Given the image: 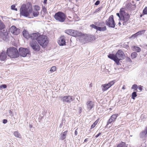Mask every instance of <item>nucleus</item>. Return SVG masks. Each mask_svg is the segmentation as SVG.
<instances>
[{
  "instance_id": "f257e3e1",
  "label": "nucleus",
  "mask_w": 147,
  "mask_h": 147,
  "mask_svg": "<svg viewBox=\"0 0 147 147\" xmlns=\"http://www.w3.org/2000/svg\"><path fill=\"white\" fill-rule=\"evenodd\" d=\"M5 28V26L3 22L0 20V30H2ZM8 31L6 29H3L2 31L0 30V36L5 41L8 39Z\"/></svg>"
},
{
  "instance_id": "f03ea898",
  "label": "nucleus",
  "mask_w": 147,
  "mask_h": 147,
  "mask_svg": "<svg viewBox=\"0 0 147 147\" xmlns=\"http://www.w3.org/2000/svg\"><path fill=\"white\" fill-rule=\"evenodd\" d=\"M7 53L9 57L11 58H16L19 56V53L17 49L14 47L8 49Z\"/></svg>"
},
{
  "instance_id": "7ed1b4c3",
  "label": "nucleus",
  "mask_w": 147,
  "mask_h": 147,
  "mask_svg": "<svg viewBox=\"0 0 147 147\" xmlns=\"http://www.w3.org/2000/svg\"><path fill=\"white\" fill-rule=\"evenodd\" d=\"M32 8L28 9L25 4H23L20 9V12L21 15L25 17H27L30 15L32 12Z\"/></svg>"
},
{
  "instance_id": "20e7f679",
  "label": "nucleus",
  "mask_w": 147,
  "mask_h": 147,
  "mask_svg": "<svg viewBox=\"0 0 147 147\" xmlns=\"http://www.w3.org/2000/svg\"><path fill=\"white\" fill-rule=\"evenodd\" d=\"M37 42L42 47H45L49 42V40L47 36L40 35Z\"/></svg>"
},
{
  "instance_id": "39448f33",
  "label": "nucleus",
  "mask_w": 147,
  "mask_h": 147,
  "mask_svg": "<svg viewBox=\"0 0 147 147\" xmlns=\"http://www.w3.org/2000/svg\"><path fill=\"white\" fill-rule=\"evenodd\" d=\"M115 62L117 65H119L120 64L119 61L124 58L125 55L122 51L119 50L115 55Z\"/></svg>"
},
{
  "instance_id": "423d86ee",
  "label": "nucleus",
  "mask_w": 147,
  "mask_h": 147,
  "mask_svg": "<svg viewBox=\"0 0 147 147\" xmlns=\"http://www.w3.org/2000/svg\"><path fill=\"white\" fill-rule=\"evenodd\" d=\"M66 16L63 13L59 11L55 13L54 18L57 21L61 22H64L66 19Z\"/></svg>"
},
{
  "instance_id": "0eeeda50",
  "label": "nucleus",
  "mask_w": 147,
  "mask_h": 147,
  "mask_svg": "<svg viewBox=\"0 0 147 147\" xmlns=\"http://www.w3.org/2000/svg\"><path fill=\"white\" fill-rule=\"evenodd\" d=\"M19 55L23 57L30 56V52L29 50L27 48H20L19 50Z\"/></svg>"
},
{
  "instance_id": "6e6552de",
  "label": "nucleus",
  "mask_w": 147,
  "mask_h": 147,
  "mask_svg": "<svg viewBox=\"0 0 147 147\" xmlns=\"http://www.w3.org/2000/svg\"><path fill=\"white\" fill-rule=\"evenodd\" d=\"M105 24L107 26L109 27L114 28L115 27V23L113 18V15H111L109 19L105 21Z\"/></svg>"
},
{
  "instance_id": "1a4fd4ad",
  "label": "nucleus",
  "mask_w": 147,
  "mask_h": 147,
  "mask_svg": "<svg viewBox=\"0 0 147 147\" xmlns=\"http://www.w3.org/2000/svg\"><path fill=\"white\" fill-rule=\"evenodd\" d=\"M65 32L67 34L74 36H81L82 35L81 32L75 30H65Z\"/></svg>"
},
{
  "instance_id": "9d476101",
  "label": "nucleus",
  "mask_w": 147,
  "mask_h": 147,
  "mask_svg": "<svg viewBox=\"0 0 147 147\" xmlns=\"http://www.w3.org/2000/svg\"><path fill=\"white\" fill-rule=\"evenodd\" d=\"M61 98L63 102H65L68 103H70L71 101L75 100V98L73 96H61Z\"/></svg>"
},
{
  "instance_id": "9b49d317",
  "label": "nucleus",
  "mask_w": 147,
  "mask_h": 147,
  "mask_svg": "<svg viewBox=\"0 0 147 147\" xmlns=\"http://www.w3.org/2000/svg\"><path fill=\"white\" fill-rule=\"evenodd\" d=\"M30 46L32 49L36 52L40 50V47L36 41H30Z\"/></svg>"
},
{
  "instance_id": "f8f14e48",
  "label": "nucleus",
  "mask_w": 147,
  "mask_h": 147,
  "mask_svg": "<svg viewBox=\"0 0 147 147\" xmlns=\"http://www.w3.org/2000/svg\"><path fill=\"white\" fill-rule=\"evenodd\" d=\"M120 14L121 16H122V18H121V20H123L125 22H127L129 20V16L127 13L121 10Z\"/></svg>"
},
{
  "instance_id": "ddd939ff",
  "label": "nucleus",
  "mask_w": 147,
  "mask_h": 147,
  "mask_svg": "<svg viewBox=\"0 0 147 147\" xmlns=\"http://www.w3.org/2000/svg\"><path fill=\"white\" fill-rule=\"evenodd\" d=\"M40 35V34L38 32L31 34L30 36V38L32 40L31 41H37Z\"/></svg>"
},
{
  "instance_id": "4468645a",
  "label": "nucleus",
  "mask_w": 147,
  "mask_h": 147,
  "mask_svg": "<svg viewBox=\"0 0 147 147\" xmlns=\"http://www.w3.org/2000/svg\"><path fill=\"white\" fill-rule=\"evenodd\" d=\"M87 110L89 111L94 107V102L91 100H88L86 103Z\"/></svg>"
},
{
  "instance_id": "2eb2a0df",
  "label": "nucleus",
  "mask_w": 147,
  "mask_h": 147,
  "mask_svg": "<svg viewBox=\"0 0 147 147\" xmlns=\"http://www.w3.org/2000/svg\"><path fill=\"white\" fill-rule=\"evenodd\" d=\"M10 32L14 35H17L20 33V29L15 26H12L10 29Z\"/></svg>"
},
{
  "instance_id": "dca6fc26",
  "label": "nucleus",
  "mask_w": 147,
  "mask_h": 147,
  "mask_svg": "<svg viewBox=\"0 0 147 147\" xmlns=\"http://www.w3.org/2000/svg\"><path fill=\"white\" fill-rule=\"evenodd\" d=\"M90 26L92 28L100 31H105L107 30V28L106 26H104L102 27H101L97 26L93 24L90 25Z\"/></svg>"
},
{
  "instance_id": "f3484780",
  "label": "nucleus",
  "mask_w": 147,
  "mask_h": 147,
  "mask_svg": "<svg viewBox=\"0 0 147 147\" xmlns=\"http://www.w3.org/2000/svg\"><path fill=\"white\" fill-rule=\"evenodd\" d=\"M60 46H63L65 45V37L64 36H61L59 39L58 42Z\"/></svg>"
},
{
  "instance_id": "a211bd4d",
  "label": "nucleus",
  "mask_w": 147,
  "mask_h": 147,
  "mask_svg": "<svg viewBox=\"0 0 147 147\" xmlns=\"http://www.w3.org/2000/svg\"><path fill=\"white\" fill-rule=\"evenodd\" d=\"M117 114H114L112 115L111 118L108 120L107 121V125H108L109 124L113 122H114L115 121L116 118L118 116Z\"/></svg>"
},
{
  "instance_id": "6ab92c4d",
  "label": "nucleus",
  "mask_w": 147,
  "mask_h": 147,
  "mask_svg": "<svg viewBox=\"0 0 147 147\" xmlns=\"http://www.w3.org/2000/svg\"><path fill=\"white\" fill-rule=\"evenodd\" d=\"M7 57L6 54L4 51H2L0 53V60L1 61H4Z\"/></svg>"
},
{
  "instance_id": "aec40b11",
  "label": "nucleus",
  "mask_w": 147,
  "mask_h": 147,
  "mask_svg": "<svg viewBox=\"0 0 147 147\" xmlns=\"http://www.w3.org/2000/svg\"><path fill=\"white\" fill-rule=\"evenodd\" d=\"M67 131H66L62 133L61 134H60V139H61L63 140L65 139L66 135H67Z\"/></svg>"
},
{
  "instance_id": "412c9836",
  "label": "nucleus",
  "mask_w": 147,
  "mask_h": 147,
  "mask_svg": "<svg viewBox=\"0 0 147 147\" xmlns=\"http://www.w3.org/2000/svg\"><path fill=\"white\" fill-rule=\"evenodd\" d=\"M147 134V127H146L144 130L140 134V137L142 138H145Z\"/></svg>"
},
{
  "instance_id": "4be33fe9",
  "label": "nucleus",
  "mask_w": 147,
  "mask_h": 147,
  "mask_svg": "<svg viewBox=\"0 0 147 147\" xmlns=\"http://www.w3.org/2000/svg\"><path fill=\"white\" fill-rule=\"evenodd\" d=\"M23 36L26 38H30V35H29L28 32L26 31V30H24L23 32Z\"/></svg>"
},
{
  "instance_id": "5701e85b",
  "label": "nucleus",
  "mask_w": 147,
  "mask_h": 147,
  "mask_svg": "<svg viewBox=\"0 0 147 147\" xmlns=\"http://www.w3.org/2000/svg\"><path fill=\"white\" fill-rule=\"evenodd\" d=\"M42 11L44 12V14L43 15H42L41 17H44V16H45L46 14H47V8L45 7V6H42Z\"/></svg>"
},
{
  "instance_id": "b1692460",
  "label": "nucleus",
  "mask_w": 147,
  "mask_h": 147,
  "mask_svg": "<svg viewBox=\"0 0 147 147\" xmlns=\"http://www.w3.org/2000/svg\"><path fill=\"white\" fill-rule=\"evenodd\" d=\"M13 134L14 136L16 137L21 138V136L20 134L18 131H15L14 132Z\"/></svg>"
},
{
  "instance_id": "393cba45",
  "label": "nucleus",
  "mask_w": 147,
  "mask_h": 147,
  "mask_svg": "<svg viewBox=\"0 0 147 147\" xmlns=\"http://www.w3.org/2000/svg\"><path fill=\"white\" fill-rule=\"evenodd\" d=\"M133 50L134 51H136L137 52H139L141 51V49L140 48L135 46L134 47Z\"/></svg>"
},
{
  "instance_id": "a878e982",
  "label": "nucleus",
  "mask_w": 147,
  "mask_h": 147,
  "mask_svg": "<svg viewBox=\"0 0 147 147\" xmlns=\"http://www.w3.org/2000/svg\"><path fill=\"white\" fill-rule=\"evenodd\" d=\"M102 90L103 91H105L107 90L109 88L106 86V85L104 84L102 85Z\"/></svg>"
},
{
  "instance_id": "bb28decb",
  "label": "nucleus",
  "mask_w": 147,
  "mask_h": 147,
  "mask_svg": "<svg viewBox=\"0 0 147 147\" xmlns=\"http://www.w3.org/2000/svg\"><path fill=\"white\" fill-rule=\"evenodd\" d=\"M137 55L138 54L136 52H133L132 53L131 55V58L132 59H134L136 58L137 57Z\"/></svg>"
},
{
  "instance_id": "cd10ccee",
  "label": "nucleus",
  "mask_w": 147,
  "mask_h": 147,
  "mask_svg": "<svg viewBox=\"0 0 147 147\" xmlns=\"http://www.w3.org/2000/svg\"><path fill=\"white\" fill-rule=\"evenodd\" d=\"M117 147H127V146L124 142H122L121 143L119 144Z\"/></svg>"
},
{
  "instance_id": "c85d7f7f",
  "label": "nucleus",
  "mask_w": 147,
  "mask_h": 147,
  "mask_svg": "<svg viewBox=\"0 0 147 147\" xmlns=\"http://www.w3.org/2000/svg\"><path fill=\"white\" fill-rule=\"evenodd\" d=\"M108 57L109 58L115 61V55L113 54H110L108 56Z\"/></svg>"
},
{
  "instance_id": "c756f323",
  "label": "nucleus",
  "mask_w": 147,
  "mask_h": 147,
  "mask_svg": "<svg viewBox=\"0 0 147 147\" xmlns=\"http://www.w3.org/2000/svg\"><path fill=\"white\" fill-rule=\"evenodd\" d=\"M33 14L34 17H37L39 14V12L38 11H34L33 12Z\"/></svg>"
},
{
  "instance_id": "7c9ffc66",
  "label": "nucleus",
  "mask_w": 147,
  "mask_h": 147,
  "mask_svg": "<svg viewBox=\"0 0 147 147\" xmlns=\"http://www.w3.org/2000/svg\"><path fill=\"white\" fill-rule=\"evenodd\" d=\"M136 92H133L132 94L131 98L133 99H135V98L137 96Z\"/></svg>"
},
{
  "instance_id": "2f4dec72",
  "label": "nucleus",
  "mask_w": 147,
  "mask_h": 147,
  "mask_svg": "<svg viewBox=\"0 0 147 147\" xmlns=\"http://www.w3.org/2000/svg\"><path fill=\"white\" fill-rule=\"evenodd\" d=\"M34 10L36 11H38L40 10V7L38 5H34Z\"/></svg>"
},
{
  "instance_id": "473e14b6",
  "label": "nucleus",
  "mask_w": 147,
  "mask_h": 147,
  "mask_svg": "<svg viewBox=\"0 0 147 147\" xmlns=\"http://www.w3.org/2000/svg\"><path fill=\"white\" fill-rule=\"evenodd\" d=\"M138 88L137 85L136 84H134L132 86L131 88L133 89H134V91H137V88Z\"/></svg>"
},
{
  "instance_id": "72a5a7b5",
  "label": "nucleus",
  "mask_w": 147,
  "mask_h": 147,
  "mask_svg": "<svg viewBox=\"0 0 147 147\" xmlns=\"http://www.w3.org/2000/svg\"><path fill=\"white\" fill-rule=\"evenodd\" d=\"M104 70L105 72H106L107 73V72H108L109 74L111 75L113 74V73L111 72L108 69H106V67H105Z\"/></svg>"
},
{
  "instance_id": "f704fd0d",
  "label": "nucleus",
  "mask_w": 147,
  "mask_h": 147,
  "mask_svg": "<svg viewBox=\"0 0 147 147\" xmlns=\"http://www.w3.org/2000/svg\"><path fill=\"white\" fill-rule=\"evenodd\" d=\"M56 68L55 66H53L51 67V69H50V71L53 72L55 71L56 70Z\"/></svg>"
},
{
  "instance_id": "c9c22d12",
  "label": "nucleus",
  "mask_w": 147,
  "mask_h": 147,
  "mask_svg": "<svg viewBox=\"0 0 147 147\" xmlns=\"http://www.w3.org/2000/svg\"><path fill=\"white\" fill-rule=\"evenodd\" d=\"M97 121H96L91 125V129H92L94 128L96 126V125L97 124Z\"/></svg>"
},
{
  "instance_id": "e433bc0d",
  "label": "nucleus",
  "mask_w": 147,
  "mask_h": 147,
  "mask_svg": "<svg viewBox=\"0 0 147 147\" xmlns=\"http://www.w3.org/2000/svg\"><path fill=\"white\" fill-rule=\"evenodd\" d=\"M115 81L114 80H113L110 82L108 84L111 87L112 85H113L115 83Z\"/></svg>"
},
{
  "instance_id": "4c0bfd02",
  "label": "nucleus",
  "mask_w": 147,
  "mask_h": 147,
  "mask_svg": "<svg viewBox=\"0 0 147 147\" xmlns=\"http://www.w3.org/2000/svg\"><path fill=\"white\" fill-rule=\"evenodd\" d=\"M143 13L145 14H147V7H146L145 9H144L143 11Z\"/></svg>"
},
{
  "instance_id": "58836bf2",
  "label": "nucleus",
  "mask_w": 147,
  "mask_h": 147,
  "mask_svg": "<svg viewBox=\"0 0 147 147\" xmlns=\"http://www.w3.org/2000/svg\"><path fill=\"white\" fill-rule=\"evenodd\" d=\"M11 9L12 10H15L16 11H17V9L15 8V6L14 5H12L11 6Z\"/></svg>"
},
{
  "instance_id": "ea45409f",
  "label": "nucleus",
  "mask_w": 147,
  "mask_h": 147,
  "mask_svg": "<svg viewBox=\"0 0 147 147\" xmlns=\"http://www.w3.org/2000/svg\"><path fill=\"white\" fill-rule=\"evenodd\" d=\"M7 88V86L6 84H3L0 86V89L1 90L2 88Z\"/></svg>"
},
{
  "instance_id": "a19ab883",
  "label": "nucleus",
  "mask_w": 147,
  "mask_h": 147,
  "mask_svg": "<svg viewBox=\"0 0 147 147\" xmlns=\"http://www.w3.org/2000/svg\"><path fill=\"white\" fill-rule=\"evenodd\" d=\"M117 15L118 16L120 20H121V18H122V16H121L120 13V14L119 13H117Z\"/></svg>"
},
{
  "instance_id": "79ce46f5",
  "label": "nucleus",
  "mask_w": 147,
  "mask_h": 147,
  "mask_svg": "<svg viewBox=\"0 0 147 147\" xmlns=\"http://www.w3.org/2000/svg\"><path fill=\"white\" fill-rule=\"evenodd\" d=\"M143 87V86L140 85V86H139L138 87V89H139V90L140 91H142V90Z\"/></svg>"
},
{
  "instance_id": "37998d69",
  "label": "nucleus",
  "mask_w": 147,
  "mask_h": 147,
  "mask_svg": "<svg viewBox=\"0 0 147 147\" xmlns=\"http://www.w3.org/2000/svg\"><path fill=\"white\" fill-rule=\"evenodd\" d=\"M104 25V23L103 22L100 23L98 24V26H103Z\"/></svg>"
},
{
  "instance_id": "c03bdc74",
  "label": "nucleus",
  "mask_w": 147,
  "mask_h": 147,
  "mask_svg": "<svg viewBox=\"0 0 147 147\" xmlns=\"http://www.w3.org/2000/svg\"><path fill=\"white\" fill-rule=\"evenodd\" d=\"M88 38H91L90 40H93L94 39V36H89Z\"/></svg>"
},
{
  "instance_id": "a18cd8bd",
  "label": "nucleus",
  "mask_w": 147,
  "mask_h": 147,
  "mask_svg": "<svg viewBox=\"0 0 147 147\" xmlns=\"http://www.w3.org/2000/svg\"><path fill=\"white\" fill-rule=\"evenodd\" d=\"M79 113H81L82 112V108L81 107H79Z\"/></svg>"
},
{
  "instance_id": "49530a36",
  "label": "nucleus",
  "mask_w": 147,
  "mask_h": 147,
  "mask_svg": "<svg viewBox=\"0 0 147 147\" xmlns=\"http://www.w3.org/2000/svg\"><path fill=\"white\" fill-rule=\"evenodd\" d=\"M100 2L99 1H97L95 3V5H98L100 3Z\"/></svg>"
},
{
  "instance_id": "de8ad7c7",
  "label": "nucleus",
  "mask_w": 147,
  "mask_h": 147,
  "mask_svg": "<svg viewBox=\"0 0 147 147\" xmlns=\"http://www.w3.org/2000/svg\"><path fill=\"white\" fill-rule=\"evenodd\" d=\"M7 122V119H4L3 120V123L5 124Z\"/></svg>"
},
{
  "instance_id": "09e8293b",
  "label": "nucleus",
  "mask_w": 147,
  "mask_h": 147,
  "mask_svg": "<svg viewBox=\"0 0 147 147\" xmlns=\"http://www.w3.org/2000/svg\"><path fill=\"white\" fill-rule=\"evenodd\" d=\"M101 134V133H100L99 134H98L95 137L96 138H97L98 137L100 134Z\"/></svg>"
},
{
  "instance_id": "8fccbe9b",
  "label": "nucleus",
  "mask_w": 147,
  "mask_h": 147,
  "mask_svg": "<svg viewBox=\"0 0 147 147\" xmlns=\"http://www.w3.org/2000/svg\"><path fill=\"white\" fill-rule=\"evenodd\" d=\"M101 9V7H99L97 9H96V12H98V11H100Z\"/></svg>"
},
{
  "instance_id": "3c124183",
  "label": "nucleus",
  "mask_w": 147,
  "mask_h": 147,
  "mask_svg": "<svg viewBox=\"0 0 147 147\" xmlns=\"http://www.w3.org/2000/svg\"><path fill=\"white\" fill-rule=\"evenodd\" d=\"M137 32L136 34H137V35H139V34H141V33L142 32Z\"/></svg>"
},
{
  "instance_id": "603ef678",
  "label": "nucleus",
  "mask_w": 147,
  "mask_h": 147,
  "mask_svg": "<svg viewBox=\"0 0 147 147\" xmlns=\"http://www.w3.org/2000/svg\"><path fill=\"white\" fill-rule=\"evenodd\" d=\"M75 135H77L78 134V132L77 131V129H76L75 131Z\"/></svg>"
},
{
  "instance_id": "864d4df0",
  "label": "nucleus",
  "mask_w": 147,
  "mask_h": 147,
  "mask_svg": "<svg viewBox=\"0 0 147 147\" xmlns=\"http://www.w3.org/2000/svg\"><path fill=\"white\" fill-rule=\"evenodd\" d=\"M126 22H125V21H124V22H123V25H126Z\"/></svg>"
},
{
  "instance_id": "5fc2aeb1",
  "label": "nucleus",
  "mask_w": 147,
  "mask_h": 147,
  "mask_svg": "<svg viewBox=\"0 0 147 147\" xmlns=\"http://www.w3.org/2000/svg\"><path fill=\"white\" fill-rule=\"evenodd\" d=\"M47 0H44V3L46 4L47 3Z\"/></svg>"
},
{
  "instance_id": "6e6d98bb",
  "label": "nucleus",
  "mask_w": 147,
  "mask_h": 147,
  "mask_svg": "<svg viewBox=\"0 0 147 147\" xmlns=\"http://www.w3.org/2000/svg\"><path fill=\"white\" fill-rule=\"evenodd\" d=\"M63 125V123L62 122L59 125L60 127H61Z\"/></svg>"
},
{
  "instance_id": "4d7b16f0",
  "label": "nucleus",
  "mask_w": 147,
  "mask_h": 147,
  "mask_svg": "<svg viewBox=\"0 0 147 147\" xmlns=\"http://www.w3.org/2000/svg\"><path fill=\"white\" fill-rule=\"evenodd\" d=\"M122 89L125 90V86L124 85L122 87Z\"/></svg>"
},
{
  "instance_id": "13d9d810",
  "label": "nucleus",
  "mask_w": 147,
  "mask_h": 147,
  "mask_svg": "<svg viewBox=\"0 0 147 147\" xmlns=\"http://www.w3.org/2000/svg\"><path fill=\"white\" fill-rule=\"evenodd\" d=\"M106 86H107L109 88H110V87H111L108 84H106Z\"/></svg>"
},
{
  "instance_id": "bf43d9fd",
  "label": "nucleus",
  "mask_w": 147,
  "mask_h": 147,
  "mask_svg": "<svg viewBox=\"0 0 147 147\" xmlns=\"http://www.w3.org/2000/svg\"><path fill=\"white\" fill-rule=\"evenodd\" d=\"M128 59L129 60V62H131V61L130 58H128Z\"/></svg>"
},
{
  "instance_id": "052dcab7",
  "label": "nucleus",
  "mask_w": 147,
  "mask_h": 147,
  "mask_svg": "<svg viewBox=\"0 0 147 147\" xmlns=\"http://www.w3.org/2000/svg\"><path fill=\"white\" fill-rule=\"evenodd\" d=\"M87 141H88V139L86 138V139H85L84 141V142H86Z\"/></svg>"
},
{
  "instance_id": "680f3d73",
  "label": "nucleus",
  "mask_w": 147,
  "mask_h": 147,
  "mask_svg": "<svg viewBox=\"0 0 147 147\" xmlns=\"http://www.w3.org/2000/svg\"><path fill=\"white\" fill-rule=\"evenodd\" d=\"M32 126L31 125H29V127L30 128H31L32 127Z\"/></svg>"
},
{
  "instance_id": "e2e57ef3",
  "label": "nucleus",
  "mask_w": 147,
  "mask_h": 147,
  "mask_svg": "<svg viewBox=\"0 0 147 147\" xmlns=\"http://www.w3.org/2000/svg\"><path fill=\"white\" fill-rule=\"evenodd\" d=\"M9 113H10V114H11V113H12V111H11V110H9Z\"/></svg>"
},
{
  "instance_id": "0e129e2a",
  "label": "nucleus",
  "mask_w": 147,
  "mask_h": 147,
  "mask_svg": "<svg viewBox=\"0 0 147 147\" xmlns=\"http://www.w3.org/2000/svg\"><path fill=\"white\" fill-rule=\"evenodd\" d=\"M74 103H77V101H74V102H73Z\"/></svg>"
},
{
  "instance_id": "69168bd1",
  "label": "nucleus",
  "mask_w": 147,
  "mask_h": 147,
  "mask_svg": "<svg viewBox=\"0 0 147 147\" xmlns=\"http://www.w3.org/2000/svg\"><path fill=\"white\" fill-rule=\"evenodd\" d=\"M118 24L119 25H120L121 24V23L120 22H119V23H118Z\"/></svg>"
},
{
  "instance_id": "338daca9",
  "label": "nucleus",
  "mask_w": 147,
  "mask_h": 147,
  "mask_svg": "<svg viewBox=\"0 0 147 147\" xmlns=\"http://www.w3.org/2000/svg\"><path fill=\"white\" fill-rule=\"evenodd\" d=\"M76 99H77V100H78V102H79V100L78 99V98H76Z\"/></svg>"
}]
</instances>
